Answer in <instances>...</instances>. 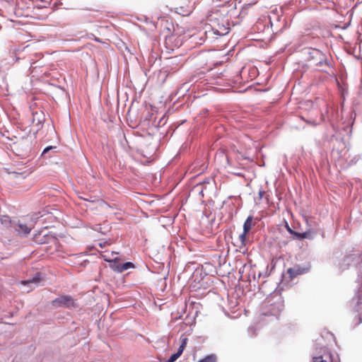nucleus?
Masks as SVG:
<instances>
[{
  "mask_svg": "<svg viewBox=\"0 0 362 362\" xmlns=\"http://www.w3.org/2000/svg\"><path fill=\"white\" fill-rule=\"evenodd\" d=\"M52 305L54 308H74L76 306L75 300L69 295H62L59 296L52 301Z\"/></svg>",
  "mask_w": 362,
  "mask_h": 362,
  "instance_id": "obj_1",
  "label": "nucleus"
},
{
  "mask_svg": "<svg viewBox=\"0 0 362 362\" xmlns=\"http://www.w3.org/2000/svg\"><path fill=\"white\" fill-rule=\"evenodd\" d=\"M41 280H42V278H41L40 273L37 272L34 277H33L31 279H28L27 280L21 281V284L24 286H26V285L29 286L30 289L28 290V292H29L30 291L33 290L34 288L37 286L39 285L40 282L41 281Z\"/></svg>",
  "mask_w": 362,
  "mask_h": 362,
  "instance_id": "obj_2",
  "label": "nucleus"
},
{
  "mask_svg": "<svg viewBox=\"0 0 362 362\" xmlns=\"http://www.w3.org/2000/svg\"><path fill=\"white\" fill-rule=\"evenodd\" d=\"M45 121V114L42 110H38L33 112L32 122L37 127H40Z\"/></svg>",
  "mask_w": 362,
  "mask_h": 362,
  "instance_id": "obj_3",
  "label": "nucleus"
},
{
  "mask_svg": "<svg viewBox=\"0 0 362 362\" xmlns=\"http://www.w3.org/2000/svg\"><path fill=\"white\" fill-rule=\"evenodd\" d=\"M31 229L32 227L28 226L25 223L20 221L18 224V228H16V230L19 234L27 235L30 232Z\"/></svg>",
  "mask_w": 362,
  "mask_h": 362,
  "instance_id": "obj_4",
  "label": "nucleus"
},
{
  "mask_svg": "<svg viewBox=\"0 0 362 362\" xmlns=\"http://www.w3.org/2000/svg\"><path fill=\"white\" fill-rule=\"evenodd\" d=\"M191 11L192 7L189 4L176 7V12L182 16H188L191 13Z\"/></svg>",
  "mask_w": 362,
  "mask_h": 362,
  "instance_id": "obj_5",
  "label": "nucleus"
},
{
  "mask_svg": "<svg viewBox=\"0 0 362 362\" xmlns=\"http://www.w3.org/2000/svg\"><path fill=\"white\" fill-rule=\"evenodd\" d=\"M304 272V269L299 267H294L289 268L287 270V274H289L290 278L292 279L296 277L299 274H302Z\"/></svg>",
  "mask_w": 362,
  "mask_h": 362,
  "instance_id": "obj_6",
  "label": "nucleus"
},
{
  "mask_svg": "<svg viewBox=\"0 0 362 362\" xmlns=\"http://www.w3.org/2000/svg\"><path fill=\"white\" fill-rule=\"evenodd\" d=\"M254 225L255 223L253 222L252 216H248L243 224V230L249 233Z\"/></svg>",
  "mask_w": 362,
  "mask_h": 362,
  "instance_id": "obj_7",
  "label": "nucleus"
},
{
  "mask_svg": "<svg viewBox=\"0 0 362 362\" xmlns=\"http://www.w3.org/2000/svg\"><path fill=\"white\" fill-rule=\"evenodd\" d=\"M105 260L110 262V267L113 271L120 273L122 264L119 263V261L117 258L114 260H108L107 259H105Z\"/></svg>",
  "mask_w": 362,
  "mask_h": 362,
  "instance_id": "obj_8",
  "label": "nucleus"
},
{
  "mask_svg": "<svg viewBox=\"0 0 362 362\" xmlns=\"http://www.w3.org/2000/svg\"><path fill=\"white\" fill-rule=\"evenodd\" d=\"M180 341L181 343L177 351H179L180 354H182L183 351L185 350L188 339L185 334H182L180 337Z\"/></svg>",
  "mask_w": 362,
  "mask_h": 362,
  "instance_id": "obj_9",
  "label": "nucleus"
},
{
  "mask_svg": "<svg viewBox=\"0 0 362 362\" xmlns=\"http://www.w3.org/2000/svg\"><path fill=\"white\" fill-rule=\"evenodd\" d=\"M293 235L294 236L295 238L299 239V240L305 239V238H308V239L311 238L310 233L308 231H306L304 233H298V232L295 231L294 233H293Z\"/></svg>",
  "mask_w": 362,
  "mask_h": 362,
  "instance_id": "obj_10",
  "label": "nucleus"
},
{
  "mask_svg": "<svg viewBox=\"0 0 362 362\" xmlns=\"http://www.w3.org/2000/svg\"><path fill=\"white\" fill-rule=\"evenodd\" d=\"M247 233H248L243 230V233L239 235L238 240L240 242V247L245 246L246 245Z\"/></svg>",
  "mask_w": 362,
  "mask_h": 362,
  "instance_id": "obj_11",
  "label": "nucleus"
},
{
  "mask_svg": "<svg viewBox=\"0 0 362 362\" xmlns=\"http://www.w3.org/2000/svg\"><path fill=\"white\" fill-rule=\"evenodd\" d=\"M134 268H135V266L132 262H128L122 264L120 273H122L124 271L127 270L129 269H134Z\"/></svg>",
  "mask_w": 362,
  "mask_h": 362,
  "instance_id": "obj_12",
  "label": "nucleus"
},
{
  "mask_svg": "<svg viewBox=\"0 0 362 362\" xmlns=\"http://www.w3.org/2000/svg\"><path fill=\"white\" fill-rule=\"evenodd\" d=\"M198 362H216V356L214 354L209 355Z\"/></svg>",
  "mask_w": 362,
  "mask_h": 362,
  "instance_id": "obj_13",
  "label": "nucleus"
},
{
  "mask_svg": "<svg viewBox=\"0 0 362 362\" xmlns=\"http://www.w3.org/2000/svg\"><path fill=\"white\" fill-rule=\"evenodd\" d=\"M182 355V354H180L179 351H177V353L175 354H173L170 357V358L166 361V362H174L180 356Z\"/></svg>",
  "mask_w": 362,
  "mask_h": 362,
  "instance_id": "obj_14",
  "label": "nucleus"
},
{
  "mask_svg": "<svg viewBox=\"0 0 362 362\" xmlns=\"http://www.w3.org/2000/svg\"><path fill=\"white\" fill-rule=\"evenodd\" d=\"M313 362H327V361L322 358V356H320L314 357Z\"/></svg>",
  "mask_w": 362,
  "mask_h": 362,
  "instance_id": "obj_15",
  "label": "nucleus"
},
{
  "mask_svg": "<svg viewBox=\"0 0 362 362\" xmlns=\"http://www.w3.org/2000/svg\"><path fill=\"white\" fill-rule=\"evenodd\" d=\"M174 37H175V35L173 34L170 36L166 37V39H165L166 43L170 42L173 40Z\"/></svg>",
  "mask_w": 362,
  "mask_h": 362,
  "instance_id": "obj_16",
  "label": "nucleus"
},
{
  "mask_svg": "<svg viewBox=\"0 0 362 362\" xmlns=\"http://www.w3.org/2000/svg\"><path fill=\"white\" fill-rule=\"evenodd\" d=\"M40 238V235H36L35 236V240L38 243H43V241L42 240H39V238Z\"/></svg>",
  "mask_w": 362,
  "mask_h": 362,
  "instance_id": "obj_17",
  "label": "nucleus"
},
{
  "mask_svg": "<svg viewBox=\"0 0 362 362\" xmlns=\"http://www.w3.org/2000/svg\"><path fill=\"white\" fill-rule=\"evenodd\" d=\"M53 147L52 146H48L47 148H45L42 153V155H45V153H47L50 149H52Z\"/></svg>",
  "mask_w": 362,
  "mask_h": 362,
  "instance_id": "obj_18",
  "label": "nucleus"
},
{
  "mask_svg": "<svg viewBox=\"0 0 362 362\" xmlns=\"http://www.w3.org/2000/svg\"><path fill=\"white\" fill-rule=\"evenodd\" d=\"M258 194H259V199H262V197L264 194V192L262 190H259Z\"/></svg>",
  "mask_w": 362,
  "mask_h": 362,
  "instance_id": "obj_19",
  "label": "nucleus"
},
{
  "mask_svg": "<svg viewBox=\"0 0 362 362\" xmlns=\"http://www.w3.org/2000/svg\"><path fill=\"white\" fill-rule=\"evenodd\" d=\"M286 228H287L288 231L291 235H293V233H294V232H295V231H294V230H292V229L288 226V225L287 223H286Z\"/></svg>",
  "mask_w": 362,
  "mask_h": 362,
  "instance_id": "obj_20",
  "label": "nucleus"
},
{
  "mask_svg": "<svg viewBox=\"0 0 362 362\" xmlns=\"http://www.w3.org/2000/svg\"><path fill=\"white\" fill-rule=\"evenodd\" d=\"M311 124H312L313 125H316V124H317V122H315V121H313V122H311Z\"/></svg>",
  "mask_w": 362,
  "mask_h": 362,
  "instance_id": "obj_21",
  "label": "nucleus"
}]
</instances>
